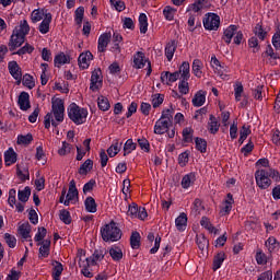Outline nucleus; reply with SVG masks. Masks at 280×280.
<instances>
[{
  "label": "nucleus",
  "instance_id": "nucleus-32",
  "mask_svg": "<svg viewBox=\"0 0 280 280\" xmlns=\"http://www.w3.org/2000/svg\"><path fill=\"white\" fill-rule=\"evenodd\" d=\"M38 246H40L39 254L42 257H49V246H51V241L45 240L42 243H38Z\"/></svg>",
  "mask_w": 280,
  "mask_h": 280
},
{
  "label": "nucleus",
  "instance_id": "nucleus-61",
  "mask_svg": "<svg viewBox=\"0 0 280 280\" xmlns=\"http://www.w3.org/2000/svg\"><path fill=\"white\" fill-rule=\"evenodd\" d=\"M138 144L144 152H150V141L145 138L138 139Z\"/></svg>",
  "mask_w": 280,
  "mask_h": 280
},
{
  "label": "nucleus",
  "instance_id": "nucleus-22",
  "mask_svg": "<svg viewBox=\"0 0 280 280\" xmlns=\"http://www.w3.org/2000/svg\"><path fill=\"white\" fill-rule=\"evenodd\" d=\"M51 266L54 267L52 268V278L55 280H60V276L62 275L65 267H62V264L58 260H54Z\"/></svg>",
  "mask_w": 280,
  "mask_h": 280
},
{
  "label": "nucleus",
  "instance_id": "nucleus-56",
  "mask_svg": "<svg viewBox=\"0 0 280 280\" xmlns=\"http://www.w3.org/2000/svg\"><path fill=\"white\" fill-rule=\"evenodd\" d=\"M248 46L253 49V54H257L260 49L259 39H257V37L249 38Z\"/></svg>",
  "mask_w": 280,
  "mask_h": 280
},
{
  "label": "nucleus",
  "instance_id": "nucleus-15",
  "mask_svg": "<svg viewBox=\"0 0 280 280\" xmlns=\"http://www.w3.org/2000/svg\"><path fill=\"white\" fill-rule=\"evenodd\" d=\"M237 32V25H230L224 32L222 36V40L226 43V45H231V40H233V35Z\"/></svg>",
  "mask_w": 280,
  "mask_h": 280
},
{
  "label": "nucleus",
  "instance_id": "nucleus-16",
  "mask_svg": "<svg viewBox=\"0 0 280 280\" xmlns=\"http://www.w3.org/2000/svg\"><path fill=\"white\" fill-rule=\"evenodd\" d=\"M205 102H207V92L200 90L195 94L192 98V105L200 107L205 105Z\"/></svg>",
  "mask_w": 280,
  "mask_h": 280
},
{
  "label": "nucleus",
  "instance_id": "nucleus-8",
  "mask_svg": "<svg viewBox=\"0 0 280 280\" xmlns=\"http://www.w3.org/2000/svg\"><path fill=\"white\" fill-rule=\"evenodd\" d=\"M106 255H108V249H106L105 247H100L96 248L92 256L86 258L85 261H88V264H91V266H97V261H102V259H104Z\"/></svg>",
  "mask_w": 280,
  "mask_h": 280
},
{
  "label": "nucleus",
  "instance_id": "nucleus-58",
  "mask_svg": "<svg viewBox=\"0 0 280 280\" xmlns=\"http://www.w3.org/2000/svg\"><path fill=\"white\" fill-rule=\"evenodd\" d=\"M4 240L9 246V248H15L16 247V237L12 236L10 233L4 234Z\"/></svg>",
  "mask_w": 280,
  "mask_h": 280
},
{
  "label": "nucleus",
  "instance_id": "nucleus-26",
  "mask_svg": "<svg viewBox=\"0 0 280 280\" xmlns=\"http://www.w3.org/2000/svg\"><path fill=\"white\" fill-rule=\"evenodd\" d=\"M208 130L211 135H217L220 130V124L218 122V118L215 116L210 115V121L208 122Z\"/></svg>",
  "mask_w": 280,
  "mask_h": 280
},
{
  "label": "nucleus",
  "instance_id": "nucleus-12",
  "mask_svg": "<svg viewBox=\"0 0 280 280\" xmlns=\"http://www.w3.org/2000/svg\"><path fill=\"white\" fill-rule=\"evenodd\" d=\"M18 104L21 110H30V108H32V105L30 104V94L27 92H21Z\"/></svg>",
  "mask_w": 280,
  "mask_h": 280
},
{
  "label": "nucleus",
  "instance_id": "nucleus-30",
  "mask_svg": "<svg viewBox=\"0 0 280 280\" xmlns=\"http://www.w3.org/2000/svg\"><path fill=\"white\" fill-rule=\"evenodd\" d=\"M130 246L133 249L141 247V234L139 232H132L130 236Z\"/></svg>",
  "mask_w": 280,
  "mask_h": 280
},
{
  "label": "nucleus",
  "instance_id": "nucleus-33",
  "mask_svg": "<svg viewBox=\"0 0 280 280\" xmlns=\"http://www.w3.org/2000/svg\"><path fill=\"white\" fill-rule=\"evenodd\" d=\"M197 246L199 250H207L209 248V240L205 237V234L197 235Z\"/></svg>",
  "mask_w": 280,
  "mask_h": 280
},
{
  "label": "nucleus",
  "instance_id": "nucleus-25",
  "mask_svg": "<svg viewBox=\"0 0 280 280\" xmlns=\"http://www.w3.org/2000/svg\"><path fill=\"white\" fill-rule=\"evenodd\" d=\"M4 163L7 167H9V165H13V163H16V152H14V149L10 148L7 152H4Z\"/></svg>",
  "mask_w": 280,
  "mask_h": 280
},
{
  "label": "nucleus",
  "instance_id": "nucleus-64",
  "mask_svg": "<svg viewBox=\"0 0 280 280\" xmlns=\"http://www.w3.org/2000/svg\"><path fill=\"white\" fill-rule=\"evenodd\" d=\"M257 280H272V270L262 272Z\"/></svg>",
  "mask_w": 280,
  "mask_h": 280
},
{
  "label": "nucleus",
  "instance_id": "nucleus-45",
  "mask_svg": "<svg viewBox=\"0 0 280 280\" xmlns=\"http://www.w3.org/2000/svg\"><path fill=\"white\" fill-rule=\"evenodd\" d=\"M32 141H34V137L32 136V133H27L26 136H19L18 137V143L19 145H30V143H32Z\"/></svg>",
  "mask_w": 280,
  "mask_h": 280
},
{
  "label": "nucleus",
  "instance_id": "nucleus-5",
  "mask_svg": "<svg viewBox=\"0 0 280 280\" xmlns=\"http://www.w3.org/2000/svg\"><path fill=\"white\" fill-rule=\"evenodd\" d=\"M68 116L73 124L80 126L86 121V117H89V110L85 108H81L75 103H71L68 107Z\"/></svg>",
  "mask_w": 280,
  "mask_h": 280
},
{
  "label": "nucleus",
  "instance_id": "nucleus-41",
  "mask_svg": "<svg viewBox=\"0 0 280 280\" xmlns=\"http://www.w3.org/2000/svg\"><path fill=\"white\" fill-rule=\"evenodd\" d=\"M174 108L171 106V109H165L162 112L161 120L167 121L168 124H173Z\"/></svg>",
  "mask_w": 280,
  "mask_h": 280
},
{
  "label": "nucleus",
  "instance_id": "nucleus-24",
  "mask_svg": "<svg viewBox=\"0 0 280 280\" xmlns=\"http://www.w3.org/2000/svg\"><path fill=\"white\" fill-rule=\"evenodd\" d=\"M189 62L184 61L180 67L179 70L177 71V73H179L182 80H189V78H191V73H189Z\"/></svg>",
  "mask_w": 280,
  "mask_h": 280
},
{
  "label": "nucleus",
  "instance_id": "nucleus-2",
  "mask_svg": "<svg viewBox=\"0 0 280 280\" xmlns=\"http://www.w3.org/2000/svg\"><path fill=\"white\" fill-rule=\"evenodd\" d=\"M27 34H30V24L27 23V20H22L20 25L15 26L12 32L8 44L9 51H16V49L25 43V36H27Z\"/></svg>",
  "mask_w": 280,
  "mask_h": 280
},
{
  "label": "nucleus",
  "instance_id": "nucleus-50",
  "mask_svg": "<svg viewBox=\"0 0 280 280\" xmlns=\"http://www.w3.org/2000/svg\"><path fill=\"white\" fill-rule=\"evenodd\" d=\"M242 93H244V85H242L241 82H236L234 88V95H235L236 102H241Z\"/></svg>",
  "mask_w": 280,
  "mask_h": 280
},
{
  "label": "nucleus",
  "instance_id": "nucleus-63",
  "mask_svg": "<svg viewBox=\"0 0 280 280\" xmlns=\"http://www.w3.org/2000/svg\"><path fill=\"white\" fill-rule=\"evenodd\" d=\"M272 45L276 49H280V28H278L272 37Z\"/></svg>",
  "mask_w": 280,
  "mask_h": 280
},
{
  "label": "nucleus",
  "instance_id": "nucleus-14",
  "mask_svg": "<svg viewBox=\"0 0 280 280\" xmlns=\"http://www.w3.org/2000/svg\"><path fill=\"white\" fill-rule=\"evenodd\" d=\"M112 37L113 35L110 33H104L98 37V51H106V47H108Z\"/></svg>",
  "mask_w": 280,
  "mask_h": 280
},
{
  "label": "nucleus",
  "instance_id": "nucleus-19",
  "mask_svg": "<svg viewBox=\"0 0 280 280\" xmlns=\"http://www.w3.org/2000/svg\"><path fill=\"white\" fill-rule=\"evenodd\" d=\"M51 13H45V18L39 24V32L40 34H47L49 33V25L51 24Z\"/></svg>",
  "mask_w": 280,
  "mask_h": 280
},
{
  "label": "nucleus",
  "instance_id": "nucleus-57",
  "mask_svg": "<svg viewBox=\"0 0 280 280\" xmlns=\"http://www.w3.org/2000/svg\"><path fill=\"white\" fill-rule=\"evenodd\" d=\"M110 4L117 10V12H124L126 10V3L121 0H109Z\"/></svg>",
  "mask_w": 280,
  "mask_h": 280
},
{
  "label": "nucleus",
  "instance_id": "nucleus-59",
  "mask_svg": "<svg viewBox=\"0 0 280 280\" xmlns=\"http://www.w3.org/2000/svg\"><path fill=\"white\" fill-rule=\"evenodd\" d=\"M233 209V203L229 200H225V205L220 210V215H229Z\"/></svg>",
  "mask_w": 280,
  "mask_h": 280
},
{
  "label": "nucleus",
  "instance_id": "nucleus-13",
  "mask_svg": "<svg viewBox=\"0 0 280 280\" xmlns=\"http://www.w3.org/2000/svg\"><path fill=\"white\" fill-rule=\"evenodd\" d=\"M91 60H93V54L91 51L82 52L78 59L80 69H89V62Z\"/></svg>",
  "mask_w": 280,
  "mask_h": 280
},
{
  "label": "nucleus",
  "instance_id": "nucleus-17",
  "mask_svg": "<svg viewBox=\"0 0 280 280\" xmlns=\"http://www.w3.org/2000/svg\"><path fill=\"white\" fill-rule=\"evenodd\" d=\"M18 233L23 240H30V237H32L30 235L32 233V225H30V222L22 223L18 229Z\"/></svg>",
  "mask_w": 280,
  "mask_h": 280
},
{
  "label": "nucleus",
  "instance_id": "nucleus-29",
  "mask_svg": "<svg viewBox=\"0 0 280 280\" xmlns=\"http://www.w3.org/2000/svg\"><path fill=\"white\" fill-rule=\"evenodd\" d=\"M93 170V160L88 159L79 168L81 176H86Z\"/></svg>",
  "mask_w": 280,
  "mask_h": 280
},
{
  "label": "nucleus",
  "instance_id": "nucleus-18",
  "mask_svg": "<svg viewBox=\"0 0 280 280\" xmlns=\"http://www.w3.org/2000/svg\"><path fill=\"white\" fill-rule=\"evenodd\" d=\"M79 266L81 269V273L85 276L88 279H93V272H91V264L86 260H82V257L79 258Z\"/></svg>",
  "mask_w": 280,
  "mask_h": 280
},
{
  "label": "nucleus",
  "instance_id": "nucleus-11",
  "mask_svg": "<svg viewBox=\"0 0 280 280\" xmlns=\"http://www.w3.org/2000/svg\"><path fill=\"white\" fill-rule=\"evenodd\" d=\"M170 126H172V122L159 119L154 126V135H165L170 130Z\"/></svg>",
  "mask_w": 280,
  "mask_h": 280
},
{
  "label": "nucleus",
  "instance_id": "nucleus-21",
  "mask_svg": "<svg viewBox=\"0 0 280 280\" xmlns=\"http://www.w3.org/2000/svg\"><path fill=\"white\" fill-rule=\"evenodd\" d=\"M176 47H177V44H176V40H174V39L166 44L165 56H166L168 62L172 61V58H174Z\"/></svg>",
  "mask_w": 280,
  "mask_h": 280
},
{
  "label": "nucleus",
  "instance_id": "nucleus-55",
  "mask_svg": "<svg viewBox=\"0 0 280 280\" xmlns=\"http://www.w3.org/2000/svg\"><path fill=\"white\" fill-rule=\"evenodd\" d=\"M83 20H84V7H79L75 10V23H77V25H82Z\"/></svg>",
  "mask_w": 280,
  "mask_h": 280
},
{
  "label": "nucleus",
  "instance_id": "nucleus-31",
  "mask_svg": "<svg viewBox=\"0 0 280 280\" xmlns=\"http://www.w3.org/2000/svg\"><path fill=\"white\" fill-rule=\"evenodd\" d=\"M30 196H32V188L26 186L23 190H19L18 198L20 202H27L30 200Z\"/></svg>",
  "mask_w": 280,
  "mask_h": 280
},
{
  "label": "nucleus",
  "instance_id": "nucleus-44",
  "mask_svg": "<svg viewBox=\"0 0 280 280\" xmlns=\"http://www.w3.org/2000/svg\"><path fill=\"white\" fill-rule=\"evenodd\" d=\"M254 34L257 36L260 40H266V37L268 36V32L264 31V27L259 24H257L254 28Z\"/></svg>",
  "mask_w": 280,
  "mask_h": 280
},
{
  "label": "nucleus",
  "instance_id": "nucleus-37",
  "mask_svg": "<svg viewBox=\"0 0 280 280\" xmlns=\"http://www.w3.org/2000/svg\"><path fill=\"white\" fill-rule=\"evenodd\" d=\"M23 86H26L27 89L32 90L34 86H36V82L34 81V77L31 74H24L22 79Z\"/></svg>",
  "mask_w": 280,
  "mask_h": 280
},
{
  "label": "nucleus",
  "instance_id": "nucleus-36",
  "mask_svg": "<svg viewBox=\"0 0 280 280\" xmlns=\"http://www.w3.org/2000/svg\"><path fill=\"white\" fill-rule=\"evenodd\" d=\"M182 135L184 143H191L194 141V129L186 127L183 129Z\"/></svg>",
  "mask_w": 280,
  "mask_h": 280
},
{
  "label": "nucleus",
  "instance_id": "nucleus-60",
  "mask_svg": "<svg viewBox=\"0 0 280 280\" xmlns=\"http://www.w3.org/2000/svg\"><path fill=\"white\" fill-rule=\"evenodd\" d=\"M265 246H267L269 253H272V250H275V248H277V238H275V236L269 237L266 241Z\"/></svg>",
  "mask_w": 280,
  "mask_h": 280
},
{
  "label": "nucleus",
  "instance_id": "nucleus-39",
  "mask_svg": "<svg viewBox=\"0 0 280 280\" xmlns=\"http://www.w3.org/2000/svg\"><path fill=\"white\" fill-rule=\"evenodd\" d=\"M135 150H137V143L132 139H128L124 145V156H128Z\"/></svg>",
  "mask_w": 280,
  "mask_h": 280
},
{
  "label": "nucleus",
  "instance_id": "nucleus-43",
  "mask_svg": "<svg viewBox=\"0 0 280 280\" xmlns=\"http://www.w3.org/2000/svg\"><path fill=\"white\" fill-rule=\"evenodd\" d=\"M195 143H196V150H198L202 154H205V152H207V140H205L202 138H196Z\"/></svg>",
  "mask_w": 280,
  "mask_h": 280
},
{
  "label": "nucleus",
  "instance_id": "nucleus-34",
  "mask_svg": "<svg viewBox=\"0 0 280 280\" xmlns=\"http://www.w3.org/2000/svg\"><path fill=\"white\" fill-rule=\"evenodd\" d=\"M192 73L196 78H202V61L195 59L192 62Z\"/></svg>",
  "mask_w": 280,
  "mask_h": 280
},
{
  "label": "nucleus",
  "instance_id": "nucleus-46",
  "mask_svg": "<svg viewBox=\"0 0 280 280\" xmlns=\"http://www.w3.org/2000/svg\"><path fill=\"white\" fill-rule=\"evenodd\" d=\"M43 18H45V11L43 10H34L31 14L32 23H38V21H43Z\"/></svg>",
  "mask_w": 280,
  "mask_h": 280
},
{
  "label": "nucleus",
  "instance_id": "nucleus-28",
  "mask_svg": "<svg viewBox=\"0 0 280 280\" xmlns=\"http://www.w3.org/2000/svg\"><path fill=\"white\" fill-rule=\"evenodd\" d=\"M85 211L89 213H96L97 212V203L93 197H88L84 201Z\"/></svg>",
  "mask_w": 280,
  "mask_h": 280
},
{
  "label": "nucleus",
  "instance_id": "nucleus-38",
  "mask_svg": "<svg viewBox=\"0 0 280 280\" xmlns=\"http://www.w3.org/2000/svg\"><path fill=\"white\" fill-rule=\"evenodd\" d=\"M140 34H145L148 32V15L141 13L139 16Z\"/></svg>",
  "mask_w": 280,
  "mask_h": 280
},
{
  "label": "nucleus",
  "instance_id": "nucleus-40",
  "mask_svg": "<svg viewBox=\"0 0 280 280\" xmlns=\"http://www.w3.org/2000/svg\"><path fill=\"white\" fill-rule=\"evenodd\" d=\"M201 226H205L207 231H209L210 233H218V230L215 229V226H213V224H211V221H209V218L207 217H202L201 221H200Z\"/></svg>",
  "mask_w": 280,
  "mask_h": 280
},
{
  "label": "nucleus",
  "instance_id": "nucleus-48",
  "mask_svg": "<svg viewBox=\"0 0 280 280\" xmlns=\"http://www.w3.org/2000/svg\"><path fill=\"white\" fill-rule=\"evenodd\" d=\"M98 108L100 110H108L110 108V103L108 102V98L104 97V96H100L98 97Z\"/></svg>",
  "mask_w": 280,
  "mask_h": 280
},
{
  "label": "nucleus",
  "instance_id": "nucleus-3",
  "mask_svg": "<svg viewBox=\"0 0 280 280\" xmlns=\"http://www.w3.org/2000/svg\"><path fill=\"white\" fill-rule=\"evenodd\" d=\"M256 184L259 189H268L272 185V178L276 183L280 180L279 171L272 168H261L255 172Z\"/></svg>",
  "mask_w": 280,
  "mask_h": 280
},
{
  "label": "nucleus",
  "instance_id": "nucleus-35",
  "mask_svg": "<svg viewBox=\"0 0 280 280\" xmlns=\"http://www.w3.org/2000/svg\"><path fill=\"white\" fill-rule=\"evenodd\" d=\"M109 255L114 261H121V259L124 258V253L119 247H112L109 249Z\"/></svg>",
  "mask_w": 280,
  "mask_h": 280
},
{
  "label": "nucleus",
  "instance_id": "nucleus-10",
  "mask_svg": "<svg viewBox=\"0 0 280 280\" xmlns=\"http://www.w3.org/2000/svg\"><path fill=\"white\" fill-rule=\"evenodd\" d=\"M102 70L101 69H95L94 71H92V75H91V84H90V89L91 91H100V89H102Z\"/></svg>",
  "mask_w": 280,
  "mask_h": 280
},
{
  "label": "nucleus",
  "instance_id": "nucleus-49",
  "mask_svg": "<svg viewBox=\"0 0 280 280\" xmlns=\"http://www.w3.org/2000/svg\"><path fill=\"white\" fill-rule=\"evenodd\" d=\"M32 51H34V46L25 44V46L20 48L16 52H13V56H15V54L18 56H25V54H32Z\"/></svg>",
  "mask_w": 280,
  "mask_h": 280
},
{
  "label": "nucleus",
  "instance_id": "nucleus-27",
  "mask_svg": "<svg viewBox=\"0 0 280 280\" xmlns=\"http://www.w3.org/2000/svg\"><path fill=\"white\" fill-rule=\"evenodd\" d=\"M226 257V254L224 252L218 253L213 258V266L212 269L215 272V270H219L221 268L222 264L224 262V259Z\"/></svg>",
  "mask_w": 280,
  "mask_h": 280
},
{
  "label": "nucleus",
  "instance_id": "nucleus-53",
  "mask_svg": "<svg viewBox=\"0 0 280 280\" xmlns=\"http://www.w3.org/2000/svg\"><path fill=\"white\" fill-rule=\"evenodd\" d=\"M179 93L182 95H187L189 93V82L188 80L182 79V81L178 84Z\"/></svg>",
  "mask_w": 280,
  "mask_h": 280
},
{
  "label": "nucleus",
  "instance_id": "nucleus-47",
  "mask_svg": "<svg viewBox=\"0 0 280 280\" xmlns=\"http://www.w3.org/2000/svg\"><path fill=\"white\" fill-rule=\"evenodd\" d=\"M163 14H164L166 21H174V15L176 14V9L167 5L163 10Z\"/></svg>",
  "mask_w": 280,
  "mask_h": 280
},
{
  "label": "nucleus",
  "instance_id": "nucleus-7",
  "mask_svg": "<svg viewBox=\"0 0 280 280\" xmlns=\"http://www.w3.org/2000/svg\"><path fill=\"white\" fill-rule=\"evenodd\" d=\"M203 26L206 30L215 31L220 27V15L215 13H208L203 19Z\"/></svg>",
  "mask_w": 280,
  "mask_h": 280
},
{
  "label": "nucleus",
  "instance_id": "nucleus-20",
  "mask_svg": "<svg viewBox=\"0 0 280 280\" xmlns=\"http://www.w3.org/2000/svg\"><path fill=\"white\" fill-rule=\"evenodd\" d=\"M177 231H185L187 229V213L182 212L175 220Z\"/></svg>",
  "mask_w": 280,
  "mask_h": 280
},
{
  "label": "nucleus",
  "instance_id": "nucleus-4",
  "mask_svg": "<svg viewBox=\"0 0 280 280\" xmlns=\"http://www.w3.org/2000/svg\"><path fill=\"white\" fill-rule=\"evenodd\" d=\"M101 235L103 242H119L121 237V230L117 226L115 221H110L101 228Z\"/></svg>",
  "mask_w": 280,
  "mask_h": 280
},
{
  "label": "nucleus",
  "instance_id": "nucleus-52",
  "mask_svg": "<svg viewBox=\"0 0 280 280\" xmlns=\"http://www.w3.org/2000/svg\"><path fill=\"white\" fill-rule=\"evenodd\" d=\"M165 100V95L163 94H154L152 98V106L153 108H159L161 104H163V101Z\"/></svg>",
  "mask_w": 280,
  "mask_h": 280
},
{
  "label": "nucleus",
  "instance_id": "nucleus-23",
  "mask_svg": "<svg viewBox=\"0 0 280 280\" xmlns=\"http://www.w3.org/2000/svg\"><path fill=\"white\" fill-rule=\"evenodd\" d=\"M194 183H196V173H189L183 177L182 187L183 189H189Z\"/></svg>",
  "mask_w": 280,
  "mask_h": 280
},
{
  "label": "nucleus",
  "instance_id": "nucleus-62",
  "mask_svg": "<svg viewBox=\"0 0 280 280\" xmlns=\"http://www.w3.org/2000/svg\"><path fill=\"white\" fill-rule=\"evenodd\" d=\"M47 236V229L39 228L37 234L35 235V242H43Z\"/></svg>",
  "mask_w": 280,
  "mask_h": 280
},
{
  "label": "nucleus",
  "instance_id": "nucleus-1",
  "mask_svg": "<svg viewBox=\"0 0 280 280\" xmlns=\"http://www.w3.org/2000/svg\"><path fill=\"white\" fill-rule=\"evenodd\" d=\"M65 121V101L56 98L52 101L51 113H48L44 118V126L47 130L54 126L58 128V122Z\"/></svg>",
  "mask_w": 280,
  "mask_h": 280
},
{
  "label": "nucleus",
  "instance_id": "nucleus-54",
  "mask_svg": "<svg viewBox=\"0 0 280 280\" xmlns=\"http://www.w3.org/2000/svg\"><path fill=\"white\" fill-rule=\"evenodd\" d=\"M119 142H116L115 144H112L108 149H107V154L110 159L117 156V154H119Z\"/></svg>",
  "mask_w": 280,
  "mask_h": 280
},
{
  "label": "nucleus",
  "instance_id": "nucleus-9",
  "mask_svg": "<svg viewBox=\"0 0 280 280\" xmlns=\"http://www.w3.org/2000/svg\"><path fill=\"white\" fill-rule=\"evenodd\" d=\"M8 69L12 78L16 80L18 86L21 85V82L23 80V73L21 72V67L16 61H10L8 65Z\"/></svg>",
  "mask_w": 280,
  "mask_h": 280
},
{
  "label": "nucleus",
  "instance_id": "nucleus-6",
  "mask_svg": "<svg viewBox=\"0 0 280 280\" xmlns=\"http://www.w3.org/2000/svg\"><path fill=\"white\" fill-rule=\"evenodd\" d=\"M145 62H148V71L147 75H152V62L150 60H145V54L143 51H137L133 55V69H143L145 67Z\"/></svg>",
  "mask_w": 280,
  "mask_h": 280
},
{
  "label": "nucleus",
  "instance_id": "nucleus-51",
  "mask_svg": "<svg viewBox=\"0 0 280 280\" xmlns=\"http://www.w3.org/2000/svg\"><path fill=\"white\" fill-rule=\"evenodd\" d=\"M59 218L63 224H71V213L68 210H61Z\"/></svg>",
  "mask_w": 280,
  "mask_h": 280
},
{
  "label": "nucleus",
  "instance_id": "nucleus-42",
  "mask_svg": "<svg viewBox=\"0 0 280 280\" xmlns=\"http://www.w3.org/2000/svg\"><path fill=\"white\" fill-rule=\"evenodd\" d=\"M69 63V59L65 52H60L55 57V67L60 68L61 65H67Z\"/></svg>",
  "mask_w": 280,
  "mask_h": 280
}]
</instances>
